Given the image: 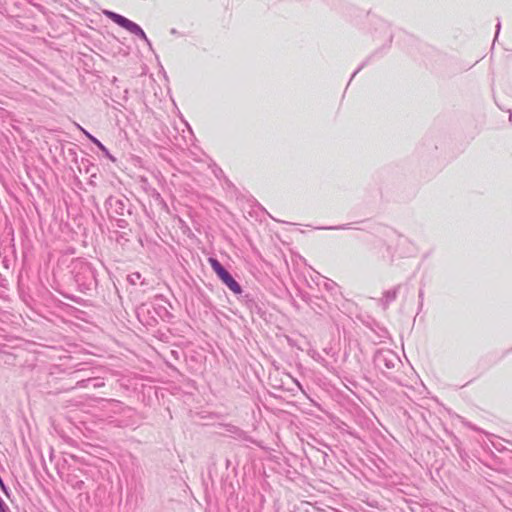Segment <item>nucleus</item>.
I'll use <instances>...</instances> for the list:
<instances>
[{"instance_id": "1", "label": "nucleus", "mask_w": 512, "mask_h": 512, "mask_svg": "<svg viewBox=\"0 0 512 512\" xmlns=\"http://www.w3.org/2000/svg\"><path fill=\"white\" fill-rule=\"evenodd\" d=\"M209 264L221 281L235 294H240L242 288L239 283L229 274V272L215 258H209Z\"/></svg>"}, {"instance_id": "2", "label": "nucleus", "mask_w": 512, "mask_h": 512, "mask_svg": "<svg viewBox=\"0 0 512 512\" xmlns=\"http://www.w3.org/2000/svg\"><path fill=\"white\" fill-rule=\"evenodd\" d=\"M104 14L111 19L114 23L118 24L119 26L125 28L131 33H134L136 35H140L141 37H145L144 31L141 29L139 25L136 23L130 21L129 19L114 13L112 11H104Z\"/></svg>"}, {"instance_id": "3", "label": "nucleus", "mask_w": 512, "mask_h": 512, "mask_svg": "<svg viewBox=\"0 0 512 512\" xmlns=\"http://www.w3.org/2000/svg\"><path fill=\"white\" fill-rule=\"evenodd\" d=\"M396 296H397V288H393L391 290L386 291L383 295V298L385 299V301L387 303H389V302L395 300Z\"/></svg>"}, {"instance_id": "4", "label": "nucleus", "mask_w": 512, "mask_h": 512, "mask_svg": "<svg viewBox=\"0 0 512 512\" xmlns=\"http://www.w3.org/2000/svg\"><path fill=\"white\" fill-rule=\"evenodd\" d=\"M76 126L78 129H80L86 135V137L88 139H90V140L93 139V136L89 132H87L85 129H83L79 124H76Z\"/></svg>"}, {"instance_id": "5", "label": "nucleus", "mask_w": 512, "mask_h": 512, "mask_svg": "<svg viewBox=\"0 0 512 512\" xmlns=\"http://www.w3.org/2000/svg\"><path fill=\"white\" fill-rule=\"evenodd\" d=\"M99 148H101L102 150H105V147L102 145V143L97 140V142L95 143Z\"/></svg>"}, {"instance_id": "6", "label": "nucleus", "mask_w": 512, "mask_h": 512, "mask_svg": "<svg viewBox=\"0 0 512 512\" xmlns=\"http://www.w3.org/2000/svg\"><path fill=\"white\" fill-rule=\"evenodd\" d=\"M499 30H500V22H498V24H497V33H496V36L498 35Z\"/></svg>"}, {"instance_id": "7", "label": "nucleus", "mask_w": 512, "mask_h": 512, "mask_svg": "<svg viewBox=\"0 0 512 512\" xmlns=\"http://www.w3.org/2000/svg\"><path fill=\"white\" fill-rule=\"evenodd\" d=\"M98 139H96L95 137H93V139H91V141L95 144L97 142Z\"/></svg>"}, {"instance_id": "8", "label": "nucleus", "mask_w": 512, "mask_h": 512, "mask_svg": "<svg viewBox=\"0 0 512 512\" xmlns=\"http://www.w3.org/2000/svg\"><path fill=\"white\" fill-rule=\"evenodd\" d=\"M1 512H5V511H1Z\"/></svg>"}]
</instances>
